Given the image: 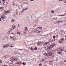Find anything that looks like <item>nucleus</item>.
<instances>
[{
	"mask_svg": "<svg viewBox=\"0 0 66 66\" xmlns=\"http://www.w3.org/2000/svg\"><path fill=\"white\" fill-rule=\"evenodd\" d=\"M2 39H3V40H4L5 39V38H2Z\"/></svg>",
	"mask_w": 66,
	"mask_h": 66,
	"instance_id": "39",
	"label": "nucleus"
},
{
	"mask_svg": "<svg viewBox=\"0 0 66 66\" xmlns=\"http://www.w3.org/2000/svg\"><path fill=\"white\" fill-rule=\"evenodd\" d=\"M8 63L9 64H12V63H13V61L12 60H10V61H9Z\"/></svg>",
	"mask_w": 66,
	"mask_h": 66,
	"instance_id": "4",
	"label": "nucleus"
},
{
	"mask_svg": "<svg viewBox=\"0 0 66 66\" xmlns=\"http://www.w3.org/2000/svg\"><path fill=\"white\" fill-rule=\"evenodd\" d=\"M64 2H65V3H66V0L64 1Z\"/></svg>",
	"mask_w": 66,
	"mask_h": 66,
	"instance_id": "49",
	"label": "nucleus"
},
{
	"mask_svg": "<svg viewBox=\"0 0 66 66\" xmlns=\"http://www.w3.org/2000/svg\"><path fill=\"white\" fill-rule=\"evenodd\" d=\"M21 64L20 62H18L17 63V64Z\"/></svg>",
	"mask_w": 66,
	"mask_h": 66,
	"instance_id": "18",
	"label": "nucleus"
},
{
	"mask_svg": "<svg viewBox=\"0 0 66 66\" xmlns=\"http://www.w3.org/2000/svg\"><path fill=\"white\" fill-rule=\"evenodd\" d=\"M51 12H52V13H53H53H54V12H54V11H53V10H52Z\"/></svg>",
	"mask_w": 66,
	"mask_h": 66,
	"instance_id": "20",
	"label": "nucleus"
},
{
	"mask_svg": "<svg viewBox=\"0 0 66 66\" xmlns=\"http://www.w3.org/2000/svg\"><path fill=\"white\" fill-rule=\"evenodd\" d=\"M53 51H56V50H53Z\"/></svg>",
	"mask_w": 66,
	"mask_h": 66,
	"instance_id": "50",
	"label": "nucleus"
},
{
	"mask_svg": "<svg viewBox=\"0 0 66 66\" xmlns=\"http://www.w3.org/2000/svg\"><path fill=\"white\" fill-rule=\"evenodd\" d=\"M47 48L48 49H50V47H48V46H45V48Z\"/></svg>",
	"mask_w": 66,
	"mask_h": 66,
	"instance_id": "10",
	"label": "nucleus"
},
{
	"mask_svg": "<svg viewBox=\"0 0 66 66\" xmlns=\"http://www.w3.org/2000/svg\"><path fill=\"white\" fill-rule=\"evenodd\" d=\"M59 1H62V0H59Z\"/></svg>",
	"mask_w": 66,
	"mask_h": 66,
	"instance_id": "51",
	"label": "nucleus"
},
{
	"mask_svg": "<svg viewBox=\"0 0 66 66\" xmlns=\"http://www.w3.org/2000/svg\"><path fill=\"white\" fill-rule=\"evenodd\" d=\"M15 28H13V31H15L16 30V29H15Z\"/></svg>",
	"mask_w": 66,
	"mask_h": 66,
	"instance_id": "25",
	"label": "nucleus"
},
{
	"mask_svg": "<svg viewBox=\"0 0 66 66\" xmlns=\"http://www.w3.org/2000/svg\"><path fill=\"white\" fill-rule=\"evenodd\" d=\"M65 14L66 15V11L65 12Z\"/></svg>",
	"mask_w": 66,
	"mask_h": 66,
	"instance_id": "57",
	"label": "nucleus"
},
{
	"mask_svg": "<svg viewBox=\"0 0 66 66\" xmlns=\"http://www.w3.org/2000/svg\"><path fill=\"white\" fill-rule=\"evenodd\" d=\"M37 28H36V30L37 31V30H38V29H37Z\"/></svg>",
	"mask_w": 66,
	"mask_h": 66,
	"instance_id": "48",
	"label": "nucleus"
},
{
	"mask_svg": "<svg viewBox=\"0 0 66 66\" xmlns=\"http://www.w3.org/2000/svg\"><path fill=\"white\" fill-rule=\"evenodd\" d=\"M26 9V10H28V8H25Z\"/></svg>",
	"mask_w": 66,
	"mask_h": 66,
	"instance_id": "53",
	"label": "nucleus"
},
{
	"mask_svg": "<svg viewBox=\"0 0 66 66\" xmlns=\"http://www.w3.org/2000/svg\"><path fill=\"white\" fill-rule=\"evenodd\" d=\"M49 64H50V65H53L52 63L51 62H49Z\"/></svg>",
	"mask_w": 66,
	"mask_h": 66,
	"instance_id": "19",
	"label": "nucleus"
},
{
	"mask_svg": "<svg viewBox=\"0 0 66 66\" xmlns=\"http://www.w3.org/2000/svg\"><path fill=\"white\" fill-rule=\"evenodd\" d=\"M24 9L25 10H27L26 8Z\"/></svg>",
	"mask_w": 66,
	"mask_h": 66,
	"instance_id": "60",
	"label": "nucleus"
},
{
	"mask_svg": "<svg viewBox=\"0 0 66 66\" xmlns=\"http://www.w3.org/2000/svg\"><path fill=\"white\" fill-rule=\"evenodd\" d=\"M48 54H47L46 52H45L43 54L44 55H46L47 56H51L52 55V54L51 53H52V51H47Z\"/></svg>",
	"mask_w": 66,
	"mask_h": 66,
	"instance_id": "1",
	"label": "nucleus"
},
{
	"mask_svg": "<svg viewBox=\"0 0 66 66\" xmlns=\"http://www.w3.org/2000/svg\"><path fill=\"white\" fill-rule=\"evenodd\" d=\"M30 49H31V50H34V49L32 47L30 48Z\"/></svg>",
	"mask_w": 66,
	"mask_h": 66,
	"instance_id": "26",
	"label": "nucleus"
},
{
	"mask_svg": "<svg viewBox=\"0 0 66 66\" xmlns=\"http://www.w3.org/2000/svg\"><path fill=\"white\" fill-rule=\"evenodd\" d=\"M30 1H34V0H30Z\"/></svg>",
	"mask_w": 66,
	"mask_h": 66,
	"instance_id": "52",
	"label": "nucleus"
},
{
	"mask_svg": "<svg viewBox=\"0 0 66 66\" xmlns=\"http://www.w3.org/2000/svg\"><path fill=\"white\" fill-rule=\"evenodd\" d=\"M16 5L17 6V7H18L19 9V5L16 4Z\"/></svg>",
	"mask_w": 66,
	"mask_h": 66,
	"instance_id": "23",
	"label": "nucleus"
},
{
	"mask_svg": "<svg viewBox=\"0 0 66 66\" xmlns=\"http://www.w3.org/2000/svg\"><path fill=\"white\" fill-rule=\"evenodd\" d=\"M10 47H11V48H12V47H13V46L12 45H11L10 46Z\"/></svg>",
	"mask_w": 66,
	"mask_h": 66,
	"instance_id": "40",
	"label": "nucleus"
},
{
	"mask_svg": "<svg viewBox=\"0 0 66 66\" xmlns=\"http://www.w3.org/2000/svg\"><path fill=\"white\" fill-rule=\"evenodd\" d=\"M42 64L41 63H40L39 64V66H42Z\"/></svg>",
	"mask_w": 66,
	"mask_h": 66,
	"instance_id": "34",
	"label": "nucleus"
},
{
	"mask_svg": "<svg viewBox=\"0 0 66 66\" xmlns=\"http://www.w3.org/2000/svg\"><path fill=\"white\" fill-rule=\"evenodd\" d=\"M11 22H14V21H15V19H13L11 20Z\"/></svg>",
	"mask_w": 66,
	"mask_h": 66,
	"instance_id": "15",
	"label": "nucleus"
},
{
	"mask_svg": "<svg viewBox=\"0 0 66 66\" xmlns=\"http://www.w3.org/2000/svg\"><path fill=\"white\" fill-rule=\"evenodd\" d=\"M65 52H66V50H65Z\"/></svg>",
	"mask_w": 66,
	"mask_h": 66,
	"instance_id": "62",
	"label": "nucleus"
},
{
	"mask_svg": "<svg viewBox=\"0 0 66 66\" xmlns=\"http://www.w3.org/2000/svg\"><path fill=\"white\" fill-rule=\"evenodd\" d=\"M5 17V15H3L1 16V18H2V19H4Z\"/></svg>",
	"mask_w": 66,
	"mask_h": 66,
	"instance_id": "8",
	"label": "nucleus"
},
{
	"mask_svg": "<svg viewBox=\"0 0 66 66\" xmlns=\"http://www.w3.org/2000/svg\"><path fill=\"white\" fill-rule=\"evenodd\" d=\"M61 50H62L61 51H63V50H63L62 49V48H61Z\"/></svg>",
	"mask_w": 66,
	"mask_h": 66,
	"instance_id": "59",
	"label": "nucleus"
},
{
	"mask_svg": "<svg viewBox=\"0 0 66 66\" xmlns=\"http://www.w3.org/2000/svg\"><path fill=\"white\" fill-rule=\"evenodd\" d=\"M0 63H2V60H0Z\"/></svg>",
	"mask_w": 66,
	"mask_h": 66,
	"instance_id": "35",
	"label": "nucleus"
},
{
	"mask_svg": "<svg viewBox=\"0 0 66 66\" xmlns=\"http://www.w3.org/2000/svg\"><path fill=\"white\" fill-rule=\"evenodd\" d=\"M26 33V30H25V31H24V34H25Z\"/></svg>",
	"mask_w": 66,
	"mask_h": 66,
	"instance_id": "24",
	"label": "nucleus"
},
{
	"mask_svg": "<svg viewBox=\"0 0 66 66\" xmlns=\"http://www.w3.org/2000/svg\"><path fill=\"white\" fill-rule=\"evenodd\" d=\"M50 62H52V61H50Z\"/></svg>",
	"mask_w": 66,
	"mask_h": 66,
	"instance_id": "56",
	"label": "nucleus"
},
{
	"mask_svg": "<svg viewBox=\"0 0 66 66\" xmlns=\"http://www.w3.org/2000/svg\"><path fill=\"white\" fill-rule=\"evenodd\" d=\"M19 16H20V13H19Z\"/></svg>",
	"mask_w": 66,
	"mask_h": 66,
	"instance_id": "46",
	"label": "nucleus"
},
{
	"mask_svg": "<svg viewBox=\"0 0 66 66\" xmlns=\"http://www.w3.org/2000/svg\"><path fill=\"white\" fill-rule=\"evenodd\" d=\"M53 18V20H56L57 19V18Z\"/></svg>",
	"mask_w": 66,
	"mask_h": 66,
	"instance_id": "17",
	"label": "nucleus"
},
{
	"mask_svg": "<svg viewBox=\"0 0 66 66\" xmlns=\"http://www.w3.org/2000/svg\"><path fill=\"white\" fill-rule=\"evenodd\" d=\"M8 33H10V31H9V32H8Z\"/></svg>",
	"mask_w": 66,
	"mask_h": 66,
	"instance_id": "61",
	"label": "nucleus"
},
{
	"mask_svg": "<svg viewBox=\"0 0 66 66\" xmlns=\"http://www.w3.org/2000/svg\"><path fill=\"white\" fill-rule=\"evenodd\" d=\"M12 29H15V28H16V27H15V25H12Z\"/></svg>",
	"mask_w": 66,
	"mask_h": 66,
	"instance_id": "14",
	"label": "nucleus"
},
{
	"mask_svg": "<svg viewBox=\"0 0 66 66\" xmlns=\"http://www.w3.org/2000/svg\"><path fill=\"white\" fill-rule=\"evenodd\" d=\"M36 29H33L32 30L33 32H36L37 31H36Z\"/></svg>",
	"mask_w": 66,
	"mask_h": 66,
	"instance_id": "12",
	"label": "nucleus"
},
{
	"mask_svg": "<svg viewBox=\"0 0 66 66\" xmlns=\"http://www.w3.org/2000/svg\"><path fill=\"white\" fill-rule=\"evenodd\" d=\"M24 9H23V10H22V11H23V12H24Z\"/></svg>",
	"mask_w": 66,
	"mask_h": 66,
	"instance_id": "41",
	"label": "nucleus"
},
{
	"mask_svg": "<svg viewBox=\"0 0 66 66\" xmlns=\"http://www.w3.org/2000/svg\"><path fill=\"white\" fill-rule=\"evenodd\" d=\"M64 63H66V60H64Z\"/></svg>",
	"mask_w": 66,
	"mask_h": 66,
	"instance_id": "44",
	"label": "nucleus"
},
{
	"mask_svg": "<svg viewBox=\"0 0 66 66\" xmlns=\"http://www.w3.org/2000/svg\"><path fill=\"white\" fill-rule=\"evenodd\" d=\"M9 47V45L8 44H6L5 45H4L3 46V48H7V47Z\"/></svg>",
	"mask_w": 66,
	"mask_h": 66,
	"instance_id": "3",
	"label": "nucleus"
},
{
	"mask_svg": "<svg viewBox=\"0 0 66 66\" xmlns=\"http://www.w3.org/2000/svg\"><path fill=\"white\" fill-rule=\"evenodd\" d=\"M1 21V19L0 18V21Z\"/></svg>",
	"mask_w": 66,
	"mask_h": 66,
	"instance_id": "47",
	"label": "nucleus"
},
{
	"mask_svg": "<svg viewBox=\"0 0 66 66\" xmlns=\"http://www.w3.org/2000/svg\"><path fill=\"white\" fill-rule=\"evenodd\" d=\"M13 29H11V30H12Z\"/></svg>",
	"mask_w": 66,
	"mask_h": 66,
	"instance_id": "64",
	"label": "nucleus"
},
{
	"mask_svg": "<svg viewBox=\"0 0 66 66\" xmlns=\"http://www.w3.org/2000/svg\"><path fill=\"white\" fill-rule=\"evenodd\" d=\"M6 0H2V1L3 2H4V1H6Z\"/></svg>",
	"mask_w": 66,
	"mask_h": 66,
	"instance_id": "36",
	"label": "nucleus"
},
{
	"mask_svg": "<svg viewBox=\"0 0 66 66\" xmlns=\"http://www.w3.org/2000/svg\"><path fill=\"white\" fill-rule=\"evenodd\" d=\"M58 54H60V51H59L58 52Z\"/></svg>",
	"mask_w": 66,
	"mask_h": 66,
	"instance_id": "32",
	"label": "nucleus"
},
{
	"mask_svg": "<svg viewBox=\"0 0 66 66\" xmlns=\"http://www.w3.org/2000/svg\"><path fill=\"white\" fill-rule=\"evenodd\" d=\"M23 11H22L21 12V13L22 14H23Z\"/></svg>",
	"mask_w": 66,
	"mask_h": 66,
	"instance_id": "31",
	"label": "nucleus"
},
{
	"mask_svg": "<svg viewBox=\"0 0 66 66\" xmlns=\"http://www.w3.org/2000/svg\"><path fill=\"white\" fill-rule=\"evenodd\" d=\"M6 13H8L9 14V12L7 11H5V14H6Z\"/></svg>",
	"mask_w": 66,
	"mask_h": 66,
	"instance_id": "16",
	"label": "nucleus"
},
{
	"mask_svg": "<svg viewBox=\"0 0 66 66\" xmlns=\"http://www.w3.org/2000/svg\"><path fill=\"white\" fill-rule=\"evenodd\" d=\"M0 9H1V10H2V9H3V8H2V7H1L0 8Z\"/></svg>",
	"mask_w": 66,
	"mask_h": 66,
	"instance_id": "37",
	"label": "nucleus"
},
{
	"mask_svg": "<svg viewBox=\"0 0 66 66\" xmlns=\"http://www.w3.org/2000/svg\"><path fill=\"white\" fill-rule=\"evenodd\" d=\"M37 49V47H35V48H34V50H36V49Z\"/></svg>",
	"mask_w": 66,
	"mask_h": 66,
	"instance_id": "28",
	"label": "nucleus"
},
{
	"mask_svg": "<svg viewBox=\"0 0 66 66\" xmlns=\"http://www.w3.org/2000/svg\"><path fill=\"white\" fill-rule=\"evenodd\" d=\"M49 43V42H46L45 43V44H44V45H47L48 43Z\"/></svg>",
	"mask_w": 66,
	"mask_h": 66,
	"instance_id": "11",
	"label": "nucleus"
},
{
	"mask_svg": "<svg viewBox=\"0 0 66 66\" xmlns=\"http://www.w3.org/2000/svg\"><path fill=\"white\" fill-rule=\"evenodd\" d=\"M60 54H61V53H62V52H61V51H60Z\"/></svg>",
	"mask_w": 66,
	"mask_h": 66,
	"instance_id": "54",
	"label": "nucleus"
},
{
	"mask_svg": "<svg viewBox=\"0 0 66 66\" xmlns=\"http://www.w3.org/2000/svg\"><path fill=\"white\" fill-rule=\"evenodd\" d=\"M18 27H20V25H19V24H18Z\"/></svg>",
	"mask_w": 66,
	"mask_h": 66,
	"instance_id": "45",
	"label": "nucleus"
},
{
	"mask_svg": "<svg viewBox=\"0 0 66 66\" xmlns=\"http://www.w3.org/2000/svg\"><path fill=\"white\" fill-rule=\"evenodd\" d=\"M8 4V3L7 2H5L3 3V5H6Z\"/></svg>",
	"mask_w": 66,
	"mask_h": 66,
	"instance_id": "6",
	"label": "nucleus"
},
{
	"mask_svg": "<svg viewBox=\"0 0 66 66\" xmlns=\"http://www.w3.org/2000/svg\"><path fill=\"white\" fill-rule=\"evenodd\" d=\"M60 22V21H57V23H59V22Z\"/></svg>",
	"mask_w": 66,
	"mask_h": 66,
	"instance_id": "33",
	"label": "nucleus"
},
{
	"mask_svg": "<svg viewBox=\"0 0 66 66\" xmlns=\"http://www.w3.org/2000/svg\"><path fill=\"white\" fill-rule=\"evenodd\" d=\"M22 64H23V65H26V63L25 62H23L22 63Z\"/></svg>",
	"mask_w": 66,
	"mask_h": 66,
	"instance_id": "22",
	"label": "nucleus"
},
{
	"mask_svg": "<svg viewBox=\"0 0 66 66\" xmlns=\"http://www.w3.org/2000/svg\"><path fill=\"white\" fill-rule=\"evenodd\" d=\"M64 40V38H62L60 40L59 43H61L63 42Z\"/></svg>",
	"mask_w": 66,
	"mask_h": 66,
	"instance_id": "7",
	"label": "nucleus"
},
{
	"mask_svg": "<svg viewBox=\"0 0 66 66\" xmlns=\"http://www.w3.org/2000/svg\"><path fill=\"white\" fill-rule=\"evenodd\" d=\"M51 46L52 47H54V46H55V44H54V43H53L52 45H51Z\"/></svg>",
	"mask_w": 66,
	"mask_h": 66,
	"instance_id": "13",
	"label": "nucleus"
},
{
	"mask_svg": "<svg viewBox=\"0 0 66 66\" xmlns=\"http://www.w3.org/2000/svg\"><path fill=\"white\" fill-rule=\"evenodd\" d=\"M53 38H55V36H53Z\"/></svg>",
	"mask_w": 66,
	"mask_h": 66,
	"instance_id": "29",
	"label": "nucleus"
},
{
	"mask_svg": "<svg viewBox=\"0 0 66 66\" xmlns=\"http://www.w3.org/2000/svg\"><path fill=\"white\" fill-rule=\"evenodd\" d=\"M38 33H40V31H38Z\"/></svg>",
	"mask_w": 66,
	"mask_h": 66,
	"instance_id": "43",
	"label": "nucleus"
},
{
	"mask_svg": "<svg viewBox=\"0 0 66 66\" xmlns=\"http://www.w3.org/2000/svg\"><path fill=\"white\" fill-rule=\"evenodd\" d=\"M38 45H40V43H39H39H38Z\"/></svg>",
	"mask_w": 66,
	"mask_h": 66,
	"instance_id": "38",
	"label": "nucleus"
},
{
	"mask_svg": "<svg viewBox=\"0 0 66 66\" xmlns=\"http://www.w3.org/2000/svg\"><path fill=\"white\" fill-rule=\"evenodd\" d=\"M56 39H54V41H55V40Z\"/></svg>",
	"mask_w": 66,
	"mask_h": 66,
	"instance_id": "55",
	"label": "nucleus"
},
{
	"mask_svg": "<svg viewBox=\"0 0 66 66\" xmlns=\"http://www.w3.org/2000/svg\"><path fill=\"white\" fill-rule=\"evenodd\" d=\"M42 62H44V59H43L42 60Z\"/></svg>",
	"mask_w": 66,
	"mask_h": 66,
	"instance_id": "42",
	"label": "nucleus"
},
{
	"mask_svg": "<svg viewBox=\"0 0 66 66\" xmlns=\"http://www.w3.org/2000/svg\"><path fill=\"white\" fill-rule=\"evenodd\" d=\"M14 34H14V33H12L10 34V35L11 38H13V37H14Z\"/></svg>",
	"mask_w": 66,
	"mask_h": 66,
	"instance_id": "2",
	"label": "nucleus"
},
{
	"mask_svg": "<svg viewBox=\"0 0 66 66\" xmlns=\"http://www.w3.org/2000/svg\"><path fill=\"white\" fill-rule=\"evenodd\" d=\"M60 16H64L63 15H60Z\"/></svg>",
	"mask_w": 66,
	"mask_h": 66,
	"instance_id": "58",
	"label": "nucleus"
},
{
	"mask_svg": "<svg viewBox=\"0 0 66 66\" xmlns=\"http://www.w3.org/2000/svg\"><path fill=\"white\" fill-rule=\"evenodd\" d=\"M17 34H19V35H20V33L19 32H17Z\"/></svg>",
	"mask_w": 66,
	"mask_h": 66,
	"instance_id": "21",
	"label": "nucleus"
},
{
	"mask_svg": "<svg viewBox=\"0 0 66 66\" xmlns=\"http://www.w3.org/2000/svg\"><path fill=\"white\" fill-rule=\"evenodd\" d=\"M27 27L25 28V31H26L27 30Z\"/></svg>",
	"mask_w": 66,
	"mask_h": 66,
	"instance_id": "30",
	"label": "nucleus"
},
{
	"mask_svg": "<svg viewBox=\"0 0 66 66\" xmlns=\"http://www.w3.org/2000/svg\"><path fill=\"white\" fill-rule=\"evenodd\" d=\"M12 60L13 61H16L17 60V58H12Z\"/></svg>",
	"mask_w": 66,
	"mask_h": 66,
	"instance_id": "9",
	"label": "nucleus"
},
{
	"mask_svg": "<svg viewBox=\"0 0 66 66\" xmlns=\"http://www.w3.org/2000/svg\"><path fill=\"white\" fill-rule=\"evenodd\" d=\"M37 29H38V30L37 29V31H39V29H40V30H42V28L41 27H37Z\"/></svg>",
	"mask_w": 66,
	"mask_h": 66,
	"instance_id": "5",
	"label": "nucleus"
},
{
	"mask_svg": "<svg viewBox=\"0 0 66 66\" xmlns=\"http://www.w3.org/2000/svg\"><path fill=\"white\" fill-rule=\"evenodd\" d=\"M51 21H52V20H54L53 18H51Z\"/></svg>",
	"mask_w": 66,
	"mask_h": 66,
	"instance_id": "27",
	"label": "nucleus"
},
{
	"mask_svg": "<svg viewBox=\"0 0 66 66\" xmlns=\"http://www.w3.org/2000/svg\"><path fill=\"white\" fill-rule=\"evenodd\" d=\"M43 66H46L45 65H44Z\"/></svg>",
	"mask_w": 66,
	"mask_h": 66,
	"instance_id": "63",
	"label": "nucleus"
}]
</instances>
